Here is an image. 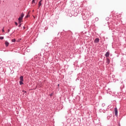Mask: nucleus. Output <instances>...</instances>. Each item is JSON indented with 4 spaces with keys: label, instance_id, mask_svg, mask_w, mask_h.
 <instances>
[{
    "label": "nucleus",
    "instance_id": "f257e3e1",
    "mask_svg": "<svg viewBox=\"0 0 126 126\" xmlns=\"http://www.w3.org/2000/svg\"><path fill=\"white\" fill-rule=\"evenodd\" d=\"M23 17H24V14L23 13H22L21 14L20 17H19V18L18 19V20H21L22 21V20H23Z\"/></svg>",
    "mask_w": 126,
    "mask_h": 126
},
{
    "label": "nucleus",
    "instance_id": "f03ea898",
    "mask_svg": "<svg viewBox=\"0 0 126 126\" xmlns=\"http://www.w3.org/2000/svg\"><path fill=\"white\" fill-rule=\"evenodd\" d=\"M110 62H111V61L110 60V59L109 58H106V65H108V64H110Z\"/></svg>",
    "mask_w": 126,
    "mask_h": 126
},
{
    "label": "nucleus",
    "instance_id": "7ed1b4c3",
    "mask_svg": "<svg viewBox=\"0 0 126 126\" xmlns=\"http://www.w3.org/2000/svg\"><path fill=\"white\" fill-rule=\"evenodd\" d=\"M114 112L116 117H118V108H117V107L114 108Z\"/></svg>",
    "mask_w": 126,
    "mask_h": 126
},
{
    "label": "nucleus",
    "instance_id": "20e7f679",
    "mask_svg": "<svg viewBox=\"0 0 126 126\" xmlns=\"http://www.w3.org/2000/svg\"><path fill=\"white\" fill-rule=\"evenodd\" d=\"M99 41H100V39H99V38H96L94 39V43H99Z\"/></svg>",
    "mask_w": 126,
    "mask_h": 126
},
{
    "label": "nucleus",
    "instance_id": "39448f33",
    "mask_svg": "<svg viewBox=\"0 0 126 126\" xmlns=\"http://www.w3.org/2000/svg\"><path fill=\"white\" fill-rule=\"evenodd\" d=\"M105 56L106 58H108V57H110V52L109 51L107 52L105 54Z\"/></svg>",
    "mask_w": 126,
    "mask_h": 126
},
{
    "label": "nucleus",
    "instance_id": "423d86ee",
    "mask_svg": "<svg viewBox=\"0 0 126 126\" xmlns=\"http://www.w3.org/2000/svg\"><path fill=\"white\" fill-rule=\"evenodd\" d=\"M5 45L6 47H8L9 45V43L8 42H7V41H6L5 42Z\"/></svg>",
    "mask_w": 126,
    "mask_h": 126
},
{
    "label": "nucleus",
    "instance_id": "0eeeda50",
    "mask_svg": "<svg viewBox=\"0 0 126 126\" xmlns=\"http://www.w3.org/2000/svg\"><path fill=\"white\" fill-rule=\"evenodd\" d=\"M36 3H37V2H36V0H32V4L33 5H35V4H36Z\"/></svg>",
    "mask_w": 126,
    "mask_h": 126
},
{
    "label": "nucleus",
    "instance_id": "6e6552de",
    "mask_svg": "<svg viewBox=\"0 0 126 126\" xmlns=\"http://www.w3.org/2000/svg\"><path fill=\"white\" fill-rule=\"evenodd\" d=\"M19 79H20V81H23V80H24L23 76H21L20 77Z\"/></svg>",
    "mask_w": 126,
    "mask_h": 126
},
{
    "label": "nucleus",
    "instance_id": "1a4fd4ad",
    "mask_svg": "<svg viewBox=\"0 0 126 126\" xmlns=\"http://www.w3.org/2000/svg\"><path fill=\"white\" fill-rule=\"evenodd\" d=\"M42 86H43V84H42V83H40L38 84L39 88H41V87H42Z\"/></svg>",
    "mask_w": 126,
    "mask_h": 126
},
{
    "label": "nucleus",
    "instance_id": "9d476101",
    "mask_svg": "<svg viewBox=\"0 0 126 126\" xmlns=\"http://www.w3.org/2000/svg\"><path fill=\"white\" fill-rule=\"evenodd\" d=\"M41 1H39V3H38V7H40L41 6V5H42V3H41Z\"/></svg>",
    "mask_w": 126,
    "mask_h": 126
},
{
    "label": "nucleus",
    "instance_id": "9b49d317",
    "mask_svg": "<svg viewBox=\"0 0 126 126\" xmlns=\"http://www.w3.org/2000/svg\"><path fill=\"white\" fill-rule=\"evenodd\" d=\"M19 83L20 85H22V84H24V83H23V81H20Z\"/></svg>",
    "mask_w": 126,
    "mask_h": 126
},
{
    "label": "nucleus",
    "instance_id": "f8f14e48",
    "mask_svg": "<svg viewBox=\"0 0 126 126\" xmlns=\"http://www.w3.org/2000/svg\"><path fill=\"white\" fill-rule=\"evenodd\" d=\"M21 22H22V21L20 20H18V24H21Z\"/></svg>",
    "mask_w": 126,
    "mask_h": 126
},
{
    "label": "nucleus",
    "instance_id": "ddd939ff",
    "mask_svg": "<svg viewBox=\"0 0 126 126\" xmlns=\"http://www.w3.org/2000/svg\"><path fill=\"white\" fill-rule=\"evenodd\" d=\"M3 39H4L3 36H0V40H3Z\"/></svg>",
    "mask_w": 126,
    "mask_h": 126
},
{
    "label": "nucleus",
    "instance_id": "4468645a",
    "mask_svg": "<svg viewBox=\"0 0 126 126\" xmlns=\"http://www.w3.org/2000/svg\"><path fill=\"white\" fill-rule=\"evenodd\" d=\"M105 106H106V104L105 103L102 104V107H105Z\"/></svg>",
    "mask_w": 126,
    "mask_h": 126
},
{
    "label": "nucleus",
    "instance_id": "2eb2a0df",
    "mask_svg": "<svg viewBox=\"0 0 126 126\" xmlns=\"http://www.w3.org/2000/svg\"><path fill=\"white\" fill-rule=\"evenodd\" d=\"M15 41H16L15 39L14 38V39H12L11 42H15Z\"/></svg>",
    "mask_w": 126,
    "mask_h": 126
},
{
    "label": "nucleus",
    "instance_id": "dca6fc26",
    "mask_svg": "<svg viewBox=\"0 0 126 126\" xmlns=\"http://www.w3.org/2000/svg\"><path fill=\"white\" fill-rule=\"evenodd\" d=\"M95 21H98L99 20V18H95Z\"/></svg>",
    "mask_w": 126,
    "mask_h": 126
},
{
    "label": "nucleus",
    "instance_id": "f3484780",
    "mask_svg": "<svg viewBox=\"0 0 126 126\" xmlns=\"http://www.w3.org/2000/svg\"><path fill=\"white\" fill-rule=\"evenodd\" d=\"M15 25H16V26H17V25H18V24L16 22H15Z\"/></svg>",
    "mask_w": 126,
    "mask_h": 126
},
{
    "label": "nucleus",
    "instance_id": "a211bd4d",
    "mask_svg": "<svg viewBox=\"0 0 126 126\" xmlns=\"http://www.w3.org/2000/svg\"><path fill=\"white\" fill-rule=\"evenodd\" d=\"M28 17H29V15H27L26 16V18H28Z\"/></svg>",
    "mask_w": 126,
    "mask_h": 126
},
{
    "label": "nucleus",
    "instance_id": "6ab92c4d",
    "mask_svg": "<svg viewBox=\"0 0 126 126\" xmlns=\"http://www.w3.org/2000/svg\"><path fill=\"white\" fill-rule=\"evenodd\" d=\"M22 24H20L18 26V27H21V25Z\"/></svg>",
    "mask_w": 126,
    "mask_h": 126
},
{
    "label": "nucleus",
    "instance_id": "aec40b11",
    "mask_svg": "<svg viewBox=\"0 0 126 126\" xmlns=\"http://www.w3.org/2000/svg\"><path fill=\"white\" fill-rule=\"evenodd\" d=\"M9 32H10V30L9 29L7 30V33H9Z\"/></svg>",
    "mask_w": 126,
    "mask_h": 126
},
{
    "label": "nucleus",
    "instance_id": "412c9836",
    "mask_svg": "<svg viewBox=\"0 0 126 126\" xmlns=\"http://www.w3.org/2000/svg\"><path fill=\"white\" fill-rule=\"evenodd\" d=\"M4 28H3L2 29V32H4Z\"/></svg>",
    "mask_w": 126,
    "mask_h": 126
},
{
    "label": "nucleus",
    "instance_id": "4be33fe9",
    "mask_svg": "<svg viewBox=\"0 0 126 126\" xmlns=\"http://www.w3.org/2000/svg\"><path fill=\"white\" fill-rule=\"evenodd\" d=\"M23 92H24V93H26V91H23Z\"/></svg>",
    "mask_w": 126,
    "mask_h": 126
},
{
    "label": "nucleus",
    "instance_id": "5701e85b",
    "mask_svg": "<svg viewBox=\"0 0 126 126\" xmlns=\"http://www.w3.org/2000/svg\"><path fill=\"white\" fill-rule=\"evenodd\" d=\"M26 28L25 27H23V29H25Z\"/></svg>",
    "mask_w": 126,
    "mask_h": 126
},
{
    "label": "nucleus",
    "instance_id": "b1692460",
    "mask_svg": "<svg viewBox=\"0 0 126 126\" xmlns=\"http://www.w3.org/2000/svg\"><path fill=\"white\" fill-rule=\"evenodd\" d=\"M52 95H53V94H50V96H52Z\"/></svg>",
    "mask_w": 126,
    "mask_h": 126
},
{
    "label": "nucleus",
    "instance_id": "393cba45",
    "mask_svg": "<svg viewBox=\"0 0 126 126\" xmlns=\"http://www.w3.org/2000/svg\"><path fill=\"white\" fill-rule=\"evenodd\" d=\"M58 86H60V85H59V84H58Z\"/></svg>",
    "mask_w": 126,
    "mask_h": 126
},
{
    "label": "nucleus",
    "instance_id": "a878e982",
    "mask_svg": "<svg viewBox=\"0 0 126 126\" xmlns=\"http://www.w3.org/2000/svg\"><path fill=\"white\" fill-rule=\"evenodd\" d=\"M119 126H121V125H119Z\"/></svg>",
    "mask_w": 126,
    "mask_h": 126
},
{
    "label": "nucleus",
    "instance_id": "bb28decb",
    "mask_svg": "<svg viewBox=\"0 0 126 126\" xmlns=\"http://www.w3.org/2000/svg\"><path fill=\"white\" fill-rule=\"evenodd\" d=\"M106 110L107 111V109H106Z\"/></svg>",
    "mask_w": 126,
    "mask_h": 126
}]
</instances>
